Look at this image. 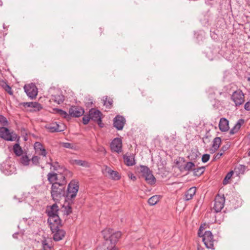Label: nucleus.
<instances>
[{"instance_id": "1", "label": "nucleus", "mask_w": 250, "mask_h": 250, "mask_svg": "<svg viewBox=\"0 0 250 250\" xmlns=\"http://www.w3.org/2000/svg\"><path fill=\"white\" fill-rule=\"evenodd\" d=\"M51 185V196L55 202H59L62 198L65 197L66 202L70 200L72 203V200L76 197L79 188L78 183L73 181L68 184L66 190L64 182L62 184L55 183Z\"/></svg>"}, {"instance_id": "2", "label": "nucleus", "mask_w": 250, "mask_h": 250, "mask_svg": "<svg viewBox=\"0 0 250 250\" xmlns=\"http://www.w3.org/2000/svg\"><path fill=\"white\" fill-rule=\"evenodd\" d=\"M102 233L104 240L108 241L111 248L116 247V244L122 235L121 231H114L113 229L110 228L104 229Z\"/></svg>"}, {"instance_id": "3", "label": "nucleus", "mask_w": 250, "mask_h": 250, "mask_svg": "<svg viewBox=\"0 0 250 250\" xmlns=\"http://www.w3.org/2000/svg\"><path fill=\"white\" fill-rule=\"evenodd\" d=\"M47 180L50 184L57 183L62 184L65 182V186H66L67 180L64 174L62 172H49L47 175Z\"/></svg>"}, {"instance_id": "4", "label": "nucleus", "mask_w": 250, "mask_h": 250, "mask_svg": "<svg viewBox=\"0 0 250 250\" xmlns=\"http://www.w3.org/2000/svg\"><path fill=\"white\" fill-rule=\"evenodd\" d=\"M140 172L142 173V177L145 178V180L147 183L153 185L156 183V178L152 174V171L147 167L141 166Z\"/></svg>"}, {"instance_id": "5", "label": "nucleus", "mask_w": 250, "mask_h": 250, "mask_svg": "<svg viewBox=\"0 0 250 250\" xmlns=\"http://www.w3.org/2000/svg\"><path fill=\"white\" fill-rule=\"evenodd\" d=\"M17 134L12 131L10 132L9 129L5 127H0V137L7 141H14L17 138Z\"/></svg>"}, {"instance_id": "6", "label": "nucleus", "mask_w": 250, "mask_h": 250, "mask_svg": "<svg viewBox=\"0 0 250 250\" xmlns=\"http://www.w3.org/2000/svg\"><path fill=\"white\" fill-rule=\"evenodd\" d=\"M89 116L90 120L96 122L100 127H103L104 125L102 121V112L98 109L92 108L89 111Z\"/></svg>"}, {"instance_id": "7", "label": "nucleus", "mask_w": 250, "mask_h": 250, "mask_svg": "<svg viewBox=\"0 0 250 250\" xmlns=\"http://www.w3.org/2000/svg\"><path fill=\"white\" fill-rule=\"evenodd\" d=\"M19 105L20 107L22 106L25 108H30L28 111L30 112H38L43 108V106L41 104L36 102L21 103Z\"/></svg>"}, {"instance_id": "8", "label": "nucleus", "mask_w": 250, "mask_h": 250, "mask_svg": "<svg viewBox=\"0 0 250 250\" xmlns=\"http://www.w3.org/2000/svg\"><path fill=\"white\" fill-rule=\"evenodd\" d=\"M208 99L211 105L215 108H218L223 103V100L219 99L215 92L212 89L208 90Z\"/></svg>"}, {"instance_id": "9", "label": "nucleus", "mask_w": 250, "mask_h": 250, "mask_svg": "<svg viewBox=\"0 0 250 250\" xmlns=\"http://www.w3.org/2000/svg\"><path fill=\"white\" fill-rule=\"evenodd\" d=\"M244 94L242 90L238 89L235 91L231 96V100L234 102L236 106L242 104L245 102Z\"/></svg>"}, {"instance_id": "10", "label": "nucleus", "mask_w": 250, "mask_h": 250, "mask_svg": "<svg viewBox=\"0 0 250 250\" xmlns=\"http://www.w3.org/2000/svg\"><path fill=\"white\" fill-rule=\"evenodd\" d=\"M213 236L210 231H206L204 234L203 242L208 249L214 250Z\"/></svg>"}, {"instance_id": "11", "label": "nucleus", "mask_w": 250, "mask_h": 250, "mask_svg": "<svg viewBox=\"0 0 250 250\" xmlns=\"http://www.w3.org/2000/svg\"><path fill=\"white\" fill-rule=\"evenodd\" d=\"M23 88L29 98L33 99L36 97L38 94V89L35 84L31 83L26 84L24 86Z\"/></svg>"}, {"instance_id": "12", "label": "nucleus", "mask_w": 250, "mask_h": 250, "mask_svg": "<svg viewBox=\"0 0 250 250\" xmlns=\"http://www.w3.org/2000/svg\"><path fill=\"white\" fill-rule=\"evenodd\" d=\"M47 222L51 230H55L56 228L62 227V220L58 215L48 217Z\"/></svg>"}, {"instance_id": "13", "label": "nucleus", "mask_w": 250, "mask_h": 250, "mask_svg": "<svg viewBox=\"0 0 250 250\" xmlns=\"http://www.w3.org/2000/svg\"><path fill=\"white\" fill-rule=\"evenodd\" d=\"M225 202V198L224 195L221 196L217 194L214 199V204L213 209L215 212H220L224 208Z\"/></svg>"}, {"instance_id": "14", "label": "nucleus", "mask_w": 250, "mask_h": 250, "mask_svg": "<svg viewBox=\"0 0 250 250\" xmlns=\"http://www.w3.org/2000/svg\"><path fill=\"white\" fill-rule=\"evenodd\" d=\"M84 113V109L79 106H71L69 109L70 119L71 117H79L83 115Z\"/></svg>"}, {"instance_id": "15", "label": "nucleus", "mask_w": 250, "mask_h": 250, "mask_svg": "<svg viewBox=\"0 0 250 250\" xmlns=\"http://www.w3.org/2000/svg\"><path fill=\"white\" fill-rule=\"evenodd\" d=\"M112 151L119 153L122 151V141L119 138L113 139L110 144Z\"/></svg>"}, {"instance_id": "16", "label": "nucleus", "mask_w": 250, "mask_h": 250, "mask_svg": "<svg viewBox=\"0 0 250 250\" xmlns=\"http://www.w3.org/2000/svg\"><path fill=\"white\" fill-rule=\"evenodd\" d=\"M125 124V119L123 116L118 115L113 119V126L118 130L123 129Z\"/></svg>"}, {"instance_id": "17", "label": "nucleus", "mask_w": 250, "mask_h": 250, "mask_svg": "<svg viewBox=\"0 0 250 250\" xmlns=\"http://www.w3.org/2000/svg\"><path fill=\"white\" fill-rule=\"evenodd\" d=\"M45 128L48 130L50 132H62L64 130L63 125H60L57 122H54L45 126Z\"/></svg>"}, {"instance_id": "18", "label": "nucleus", "mask_w": 250, "mask_h": 250, "mask_svg": "<svg viewBox=\"0 0 250 250\" xmlns=\"http://www.w3.org/2000/svg\"><path fill=\"white\" fill-rule=\"evenodd\" d=\"M51 231L52 233L53 234V239L56 242L62 240L66 234L65 230L60 229V228H56L55 230Z\"/></svg>"}, {"instance_id": "19", "label": "nucleus", "mask_w": 250, "mask_h": 250, "mask_svg": "<svg viewBox=\"0 0 250 250\" xmlns=\"http://www.w3.org/2000/svg\"><path fill=\"white\" fill-rule=\"evenodd\" d=\"M103 172L107 173L110 178L113 180H119L121 178V175L118 171L111 169L109 167L107 166H104V168L103 170Z\"/></svg>"}, {"instance_id": "20", "label": "nucleus", "mask_w": 250, "mask_h": 250, "mask_svg": "<svg viewBox=\"0 0 250 250\" xmlns=\"http://www.w3.org/2000/svg\"><path fill=\"white\" fill-rule=\"evenodd\" d=\"M59 207L56 203L50 206H48L46 213L48 217L54 216L58 215Z\"/></svg>"}, {"instance_id": "21", "label": "nucleus", "mask_w": 250, "mask_h": 250, "mask_svg": "<svg viewBox=\"0 0 250 250\" xmlns=\"http://www.w3.org/2000/svg\"><path fill=\"white\" fill-rule=\"evenodd\" d=\"M218 127L221 132H227L229 129V121L225 118L220 119Z\"/></svg>"}, {"instance_id": "22", "label": "nucleus", "mask_w": 250, "mask_h": 250, "mask_svg": "<svg viewBox=\"0 0 250 250\" xmlns=\"http://www.w3.org/2000/svg\"><path fill=\"white\" fill-rule=\"evenodd\" d=\"M34 148L37 153L40 155L46 156L47 152L46 149L43 147L42 145L38 142H37L34 144Z\"/></svg>"}, {"instance_id": "23", "label": "nucleus", "mask_w": 250, "mask_h": 250, "mask_svg": "<svg viewBox=\"0 0 250 250\" xmlns=\"http://www.w3.org/2000/svg\"><path fill=\"white\" fill-rule=\"evenodd\" d=\"M125 164L127 166H132L135 164L134 156L130 154L127 156L126 154L123 156Z\"/></svg>"}, {"instance_id": "24", "label": "nucleus", "mask_w": 250, "mask_h": 250, "mask_svg": "<svg viewBox=\"0 0 250 250\" xmlns=\"http://www.w3.org/2000/svg\"><path fill=\"white\" fill-rule=\"evenodd\" d=\"M244 123V120L241 119H239L235 125L230 129L229 134L230 135H233L237 133L241 128L242 125Z\"/></svg>"}, {"instance_id": "25", "label": "nucleus", "mask_w": 250, "mask_h": 250, "mask_svg": "<svg viewBox=\"0 0 250 250\" xmlns=\"http://www.w3.org/2000/svg\"><path fill=\"white\" fill-rule=\"evenodd\" d=\"M50 100L53 101L58 104H61L63 102L64 100V97L62 93L52 95Z\"/></svg>"}, {"instance_id": "26", "label": "nucleus", "mask_w": 250, "mask_h": 250, "mask_svg": "<svg viewBox=\"0 0 250 250\" xmlns=\"http://www.w3.org/2000/svg\"><path fill=\"white\" fill-rule=\"evenodd\" d=\"M221 143V139L220 137H215L212 141V144L211 148V150L215 152L216 151L219 147L220 144Z\"/></svg>"}, {"instance_id": "27", "label": "nucleus", "mask_w": 250, "mask_h": 250, "mask_svg": "<svg viewBox=\"0 0 250 250\" xmlns=\"http://www.w3.org/2000/svg\"><path fill=\"white\" fill-rule=\"evenodd\" d=\"M196 191L195 187H192L188 190L185 193V200L188 201L191 199Z\"/></svg>"}, {"instance_id": "28", "label": "nucleus", "mask_w": 250, "mask_h": 250, "mask_svg": "<svg viewBox=\"0 0 250 250\" xmlns=\"http://www.w3.org/2000/svg\"><path fill=\"white\" fill-rule=\"evenodd\" d=\"M53 110L55 113L59 114L68 121L70 120V115L66 111L57 108H53Z\"/></svg>"}, {"instance_id": "29", "label": "nucleus", "mask_w": 250, "mask_h": 250, "mask_svg": "<svg viewBox=\"0 0 250 250\" xmlns=\"http://www.w3.org/2000/svg\"><path fill=\"white\" fill-rule=\"evenodd\" d=\"M103 104L107 108L111 109L113 105V101L112 99L108 97L107 96H104L103 98Z\"/></svg>"}, {"instance_id": "30", "label": "nucleus", "mask_w": 250, "mask_h": 250, "mask_svg": "<svg viewBox=\"0 0 250 250\" xmlns=\"http://www.w3.org/2000/svg\"><path fill=\"white\" fill-rule=\"evenodd\" d=\"M62 208H63V211L64 215L68 216L72 212V209L70 202L66 205H63Z\"/></svg>"}, {"instance_id": "31", "label": "nucleus", "mask_w": 250, "mask_h": 250, "mask_svg": "<svg viewBox=\"0 0 250 250\" xmlns=\"http://www.w3.org/2000/svg\"><path fill=\"white\" fill-rule=\"evenodd\" d=\"M111 246L108 243V241L104 240V242L101 245H99L97 250H110L112 249Z\"/></svg>"}, {"instance_id": "32", "label": "nucleus", "mask_w": 250, "mask_h": 250, "mask_svg": "<svg viewBox=\"0 0 250 250\" xmlns=\"http://www.w3.org/2000/svg\"><path fill=\"white\" fill-rule=\"evenodd\" d=\"M14 152L17 156H20L22 153V150L19 144H15L13 146Z\"/></svg>"}, {"instance_id": "33", "label": "nucleus", "mask_w": 250, "mask_h": 250, "mask_svg": "<svg viewBox=\"0 0 250 250\" xmlns=\"http://www.w3.org/2000/svg\"><path fill=\"white\" fill-rule=\"evenodd\" d=\"M159 201V196L154 195L148 200V203L150 206H154L156 205Z\"/></svg>"}, {"instance_id": "34", "label": "nucleus", "mask_w": 250, "mask_h": 250, "mask_svg": "<svg viewBox=\"0 0 250 250\" xmlns=\"http://www.w3.org/2000/svg\"><path fill=\"white\" fill-rule=\"evenodd\" d=\"M195 164L192 162H187L183 167V169L185 171H193L195 167Z\"/></svg>"}, {"instance_id": "35", "label": "nucleus", "mask_w": 250, "mask_h": 250, "mask_svg": "<svg viewBox=\"0 0 250 250\" xmlns=\"http://www.w3.org/2000/svg\"><path fill=\"white\" fill-rule=\"evenodd\" d=\"M205 167H198L193 169L194 175L196 176H201L205 171Z\"/></svg>"}, {"instance_id": "36", "label": "nucleus", "mask_w": 250, "mask_h": 250, "mask_svg": "<svg viewBox=\"0 0 250 250\" xmlns=\"http://www.w3.org/2000/svg\"><path fill=\"white\" fill-rule=\"evenodd\" d=\"M74 164L82 166L85 167H89V165L88 163V162L84 160H74L73 161Z\"/></svg>"}, {"instance_id": "37", "label": "nucleus", "mask_w": 250, "mask_h": 250, "mask_svg": "<svg viewBox=\"0 0 250 250\" xmlns=\"http://www.w3.org/2000/svg\"><path fill=\"white\" fill-rule=\"evenodd\" d=\"M198 151L196 150H191V152L188 156V158L189 160L191 161H194L197 159V158L198 156Z\"/></svg>"}, {"instance_id": "38", "label": "nucleus", "mask_w": 250, "mask_h": 250, "mask_svg": "<svg viewBox=\"0 0 250 250\" xmlns=\"http://www.w3.org/2000/svg\"><path fill=\"white\" fill-rule=\"evenodd\" d=\"M233 173V171L231 170L227 174L223 181V185H227L228 184L229 180L231 178Z\"/></svg>"}, {"instance_id": "39", "label": "nucleus", "mask_w": 250, "mask_h": 250, "mask_svg": "<svg viewBox=\"0 0 250 250\" xmlns=\"http://www.w3.org/2000/svg\"><path fill=\"white\" fill-rule=\"evenodd\" d=\"M30 160L29 159L27 155L22 156L20 159V162L24 166H28L29 165Z\"/></svg>"}, {"instance_id": "40", "label": "nucleus", "mask_w": 250, "mask_h": 250, "mask_svg": "<svg viewBox=\"0 0 250 250\" xmlns=\"http://www.w3.org/2000/svg\"><path fill=\"white\" fill-rule=\"evenodd\" d=\"M42 250H50L51 249V246L48 244L45 238L43 240H42Z\"/></svg>"}, {"instance_id": "41", "label": "nucleus", "mask_w": 250, "mask_h": 250, "mask_svg": "<svg viewBox=\"0 0 250 250\" xmlns=\"http://www.w3.org/2000/svg\"><path fill=\"white\" fill-rule=\"evenodd\" d=\"M48 164L53 167V169L55 171H57L60 168H63L62 167H61L60 165H59V163L58 162H55L54 163L50 162L48 163Z\"/></svg>"}, {"instance_id": "42", "label": "nucleus", "mask_w": 250, "mask_h": 250, "mask_svg": "<svg viewBox=\"0 0 250 250\" xmlns=\"http://www.w3.org/2000/svg\"><path fill=\"white\" fill-rule=\"evenodd\" d=\"M62 146L65 148H69L71 149H75L76 148V146H75L73 144L69 143H63Z\"/></svg>"}, {"instance_id": "43", "label": "nucleus", "mask_w": 250, "mask_h": 250, "mask_svg": "<svg viewBox=\"0 0 250 250\" xmlns=\"http://www.w3.org/2000/svg\"><path fill=\"white\" fill-rule=\"evenodd\" d=\"M0 123L4 127L8 125V121L4 116L0 115Z\"/></svg>"}, {"instance_id": "44", "label": "nucleus", "mask_w": 250, "mask_h": 250, "mask_svg": "<svg viewBox=\"0 0 250 250\" xmlns=\"http://www.w3.org/2000/svg\"><path fill=\"white\" fill-rule=\"evenodd\" d=\"M40 158L37 156H34L31 159V162L33 164L38 165L39 164V160Z\"/></svg>"}, {"instance_id": "45", "label": "nucleus", "mask_w": 250, "mask_h": 250, "mask_svg": "<svg viewBox=\"0 0 250 250\" xmlns=\"http://www.w3.org/2000/svg\"><path fill=\"white\" fill-rule=\"evenodd\" d=\"M90 120V118L89 116V115H84L83 116V125H87L89 120Z\"/></svg>"}, {"instance_id": "46", "label": "nucleus", "mask_w": 250, "mask_h": 250, "mask_svg": "<svg viewBox=\"0 0 250 250\" xmlns=\"http://www.w3.org/2000/svg\"><path fill=\"white\" fill-rule=\"evenodd\" d=\"M210 158V155L208 154H205L202 156V161L203 163H206L207 162Z\"/></svg>"}, {"instance_id": "47", "label": "nucleus", "mask_w": 250, "mask_h": 250, "mask_svg": "<svg viewBox=\"0 0 250 250\" xmlns=\"http://www.w3.org/2000/svg\"><path fill=\"white\" fill-rule=\"evenodd\" d=\"M237 168L239 169V173H241L242 174H243L245 172V171L246 170L247 167L246 166H244V165H240Z\"/></svg>"}, {"instance_id": "48", "label": "nucleus", "mask_w": 250, "mask_h": 250, "mask_svg": "<svg viewBox=\"0 0 250 250\" xmlns=\"http://www.w3.org/2000/svg\"><path fill=\"white\" fill-rule=\"evenodd\" d=\"M230 147V144L229 143H227L226 145L223 146L221 147V151L224 153L226 151H227Z\"/></svg>"}, {"instance_id": "49", "label": "nucleus", "mask_w": 250, "mask_h": 250, "mask_svg": "<svg viewBox=\"0 0 250 250\" xmlns=\"http://www.w3.org/2000/svg\"><path fill=\"white\" fill-rule=\"evenodd\" d=\"M4 90L6 91L9 95H13V92L11 89V87L8 85L7 87H6V88L4 89Z\"/></svg>"}, {"instance_id": "50", "label": "nucleus", "mask_w": 250, "mask_h": 250, "mask_svg": "<svg viewBox=\"0 0 250 250\" xmlns=\"http://www.w3.org/2000/svg\"><path fill=\"white\" fill-rule=\"evenodd\" d=\"M181 162H185V159L183 157H179V160L178 161H175V163L176 164V165L178 166H179V168H180L181 167L179 166V164Z\"/></svg>"}, {"instance_id": "51", "label": "nucleus", "mask_w": 250, "mask_h": 250, "mask_svg": "<svg viewBox=\"0 0 250 250\" xmlns=\"http://www.w3.org/2000/svg\"><path fill=\"white\" fill-rule=\"evenodd\" d=\"M223 152L218 153L214 156L213 160L215 161L217 159H219L223 155Z\"/></svg>"}, {"instance_id": "52", "label": "nucleus", "mask_w": 250, "mask_h": 250, "mask_svg": "<svg viewBox=\"0 0 250 250\" xmlns=\"http://www.w3.org/2000/svg\"><path fill=\"white\" fill-rule=\"evenodd\" d=\"M0 85L4 89L6 88V87H7L8 84L5 81L2 80L0 81Z\"/></svg>"}, {"instance_id": "53", "label": "nucleus", "mask_w": 250, "mask_h": 250, "mask_svg": "<svg viewBox=\"0 0 250 250\" xmlns=\"http://www.w3.org/2000/svg\"><path fill=\"white\" fill-rule=\"evenodd\" d=\"M244 108L247 111H250V102H248L245 104Z\"/></svg>"}, {"instance_id": "54", "label": "nucleus", "mask_w": 250, "mask_h": 250, "mask_svg": "<svg viewBox=\"0 0 250 250\" xmlns=\"http://www.w3.org/2000/svg\"><path fill=\"white\" fill-rule=\"evenodd\" d=\"M128 177L131 180L133 181H135L137 179L136 177L132 173L128 174Z\"/></svg>"}, {"instance_id": "55", "label": "nucleus", "mask_w": 250, "mask_h": 250, "mask_svg": "<svg viewBox=\"0 0 250 250\" xmlns=\"http://www.w3.org/2000/svg\"><path fill=\"white\" fill-rule=\"evenodd\" d=\"M198 236L200 237H204V234H203L202 230L199 229L198 232Z\"/></svg>"}, {"instance_id": "56", "label": "nucleus", "mask_w": 250, "mask_h": 250, "mask_svg": "<svg viewBox=\"0 0 250 250\" xmlns=\"http://www.w3.org/2000/svg\"><path fill=\"white\" fill-rule=\"evenodd\" d=\"M93 103L92 102L90 101V102H87L86 104H85V105H86V106L87 107H91L92 106V104Z\"/></svg>"}, {"instance_id": "57", "label": "nucleus", "mask_w": 250, "mask_h": 250, "mask_svg": "<svg viewBox=\"0 0 250 250\" xmlns=\"http://www.w3.org/2000/svg\"><path fill=\"white\" fill-rule=\"evenodd\" d=\"M208 135H206L204 138H203V142L205 144H206L205 140L208 139Z\"/></svg>"}, {"instance_id": "58", "label": "nucleus", "mask_w": 250, "mask_h": 250, "mask_svg": "<svg viewBox=\"0 0 250 250\" xmlns=\"http://www.w3.org/2000/svg\"><path fill=\"white\" fill-rule=\"evenodd\" d=\"M103 30H104V29L100 27L99 28L100 35H102V33L103 32Z\"/></svg>"}, {"instance_id": "59", "label": "nucleus", "mask_w": 250, "mask_h": 250, "mask_svg": "<svg viewBox=\"0 0 250 250\" xmlns=\"http://www.w3.org/2000/svg\"><path fill=\"white\" fill-rule=\"evenodd\" d=\"M204 227L202 225L200 227L199 229L202 230V231L204 229Z\"/></svg>"}, {"instance_id": "60", "label": "nucleus", "mask_w": 250, "mask_h": 250, "mask_svg": "<svg viewBox=\"0 0 250 250\" xmlns=\"http://www.w3.org/2000/svg\"><path fill=\"white\" fill-rule=\"evenodd\" d=\"M11 172H12V170H10L9 172H8V171H7V172L4 171V173H5V174H10L12 173Z\"/></svg>"}, {"instance_id": "61", "label": "nucleus", "mask_w": 250, "mask_h": 250, "mask_svg": "<svg viewBox=\"0 0 250 250\" xmlns=\"http://www.w3.org/2000/svg\"><path fill=\"white\" fill-rule=\"evenodd\" d=\"M110 250H119L118 249L117 247H113Z\"/></svg>"}, {"instance_id": "62", "label": "nucleus", "mask_w": 250, "mask_h": 250, "mask_svg": "<svg viewBox=\"0 0 250 250\" xmlns=\"http://www.w3.org/2000/svg\"><path fill=\"white\" fill-rule=\"evenodd\" d=\"M2 5V2L0 0V6Z\"/></svg>"}, {"instance_id": "63", "label": "nucleus", "mask_w": 250, "mask_h": 250, "mask_svg": "<svg viewBox=\"0 0 250 250\" xmlns=\"http://www.w3.org/2000/svg\"><path fill=\"white\" fill-rule=\"evenodd\" d=\"M222 94H223V93H222V92H219V94H220V95H222Z\"/></svg>"}, {"instance_id": "64", "label": "nucleus", "mask_w": 250, "mask_h": 250, "mask_svg": "<svg viewBox=\"0 0 250 250\" xmlns=\"http://www.w3.org/2000/svg\"><path fill=\"white\" fill-rule=\"evenodd\" d=\"M248 155L250 156V151L248 153Z\"/></svg>"}]
</instances>
